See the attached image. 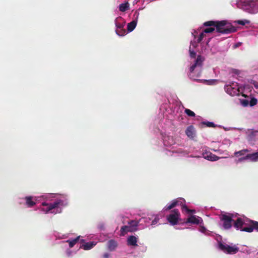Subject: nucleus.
Wrapping results in <instances>:
<instances>
[{"label":"nucleus","instance_id":"obj_1","mask_svg":"<svg viewBox=\"0 0 258 258\" xmlns=\"http://www.w3.org/2000/svg\"><path fill=\"white\" fill-rule=\"evenodd\" d=\"M189 55L190 58H196L194 63L190 66L189 69V76L190 78L199 77L203 71V66L204 61L205 60V57L202 55H197V53L194 50L190 49L189 47ZM194 79H195L194 78Z\"/></svg>","mask_w":258,"mask_h":258},{"label":"nucleus","instance_id":"obj_2","mask_svg":"<svg viewBox=\"0 0 258 258\" xmlns=\"http://www.w3.org/2000/svg\"><path fill=\"white\" fill-rule=\"evenodd\" d=\"M204 26L215 27L216 31L222 34H229L236 32V29L235 27L228 24L226 21H209L203 24Z\"/></svg>","mask_w":258,"mask_h":258},{"label":"nucleus","instance_id":"obj_3","mask_svg":"<svg viewBox=\"0 0 258 258\" xmlns=\"http://www.w3.org/2000/svg\"><path fill=\"white\" fill-rule=\"evenodd\" d=\"M233 215L232 214H223L220 216L221 221H223V226L224 229H228L232 225Z\"/></svg>","mask_w":258,"mask_h":258},{"label":"nucleus","instance_id":"obj_4","mask_svg":"<svg viewBox=\"0 0 258 258\" xmlns=\"http://www.w3.org/2000/svg\"><path fill=\"white\" fill-rule=\"evenodd\" d=\"M218 247L224 252L229 254H236L239 251V248L236 246H230L227 244L221 242L219 243Z\"/></svg>","mask_w":258,"mask_h":258},{"label":"nucleus","instance_id":"obj_5","mask_svg":"<svg viewBox=\"0 0 258 258\" xmlns=\"http://www.w3.org/2000/svg\"><path fill=\"white\" fill-rule=\"evenodd\" d=\"M167 220L169 223L172 226L177 224V210H174L171 211V213L167 216Z\"/></svg>","mask_w":258,"mask_h":258},{"label":"nucleus","instance_id":"obj_6","mask_svg":"<svg viewBox=\"0 0 258 258\" xmlns=\"http://www.w3.org/2000/svg\"><path fill=\"white\" fill-rule=\"evenodd\" d=\"M236 85H235L234 87L231 85H228L225 86L224 89L226 90L227 93L229 94L230 96H236L239 94V88L236 87Z\"/></svg>","mask_w":258,"mask_h":258},{"label":"nucleus","instance_id":"obj_7","mask_svg":"<svg viewBox=\"0 0 258 258\" xmlns=\"http://www.w3.org/2000/svg\"><path fill=\"white\" fill-rule=\"evenodd\" d=\"M254 229L258 232V222L256 221H250V225L245 227L243 230L250 233L253 232Z\"/></svg>","mask_w":258,"mask_h":258},{"label":"nucleus","instance_id":"obj_8","mask_svg":"<svg viewBox=\"0 0 258 258\" xmlns=\"http://www.w3.org/2000/svg\"><path fill=\"white\" fill-rule=\"evenodd\" d=\"M185 202L184 200L181 198H178V204L181 206V211L183 213H193L195 212V210L189 209L187 206L183 205V203Z\"/></svg>","mask_w":258,"mask_h":258},{"label":"nucleus","instance_id":"obj_9","mask_svg":"<svg viewBox=\"0 0 258 258\" xmlns=\"http://www.w3.org/2000/svg\"><path fill=\"white\" fill-rule=\"evenodd\" d=\"M203 222L202 218L199 217H196V216H191L187 218L186 221V223H189L191 224H201Z\"/></svg>","mask_w":258,"mask_h":258},{"label":"nucleus","instance_id":"obj_10","mask_svg":"<svg viewBox=\"0 0 258 258\" xmlns=\"http://www.w3.org/2000/svg\"><path fill=\"white\" fill-rule=\"evenodd\" d=\"M203 157L206 160L215 161L219 159V157L211 152H205L203 153Z\"/></svg>","mask_w":258,"mask_h":258},{"label":"nucleus","instance_id":"obj_11","mask_svg":"<svg viewBox=\"0 0 258 258\" xmlns=\"http://www.w3.org/2000/svg\"><path fill=\"white\" fill-rule=\"evenodd\" d=\"M244 225H246V224L243 222L241 218H237L236 220L234 221L233 223L234 227L241 231H244L243 230V229L244 228L243 227V226Z\"/></svg>","mask_w":258,"mask_h":258},{"label":"nucleus","instance_id":"obj_12","mask_svg":"<svg viewBox=\"0 0 258 258\" xmlns=\"http://www.w3.org/2000/svg\"><path fill=\"white\" fill-rule=\"evenodd\" d=\"M248 6L251 9V13H256L258 12V2L251 0L248 2Z\"/></svg>","mask_w":258,"mask_h":258},{"label":"nucleus","instance_id":"obj_13","mask_svg":"<svg viewBox=\"0 0 258 258\" xmlns=\"http://www.w3.org/2000/svg\"><path fill=\"white\" fill-rule=\"evenodd\" d=\"M185 133L187 135V137L190 139H193L195 135V131L194 127L192 125L187 126Z\"/></svg>","mask_w":258,"mask_h":258},{"label":"nucleus","instance_id":"obj_14","mask_svg":"<svg viewBox=\"0 0 258 258\" xmlns=\"http://www.w3.org/2000/svg\"><path fill=\"white\" fill-rule=\"evenodd\" d=\"M136 231L135 228H132L130 226H123L120 228V235L124 236L127 232Z\"/></svg>","mask_w":258,"mask_h":258},{"label":"nucleus","instance_id":"obj_15","mask_svg":"<svg viewBox=\"0 0 258 258\" xmlns=\"http://www.w3.org/2000/svg\"><path fill=\"white\" fill-rule=\"evenodd\" d=\"M61 203H62L61 201H57L54 203H49V205L47 206L45 211L47 213L51 211L52 209L57 208Z\"/></svg>","mask_w":258,"mask_h":258},{"label":"nucleus","instance_id":"obj_16","mask_svg":"<svg viewBox=\"0 0 258 258\" xmlns=\"http://www.w3.org/2000/svg\"><path fill=\"white\" fill-rule=\"evenodd\" d=\"M61 203H62L61 201H57L54 203H49V205L47 206L45 211L47 213L51 211L52 209L57 208Z\"/></svg>","mask_w":258,"mask_h":258},{"label":"nucleus","instance_id":"obj_17","mask_svg":"<svg viewBox=\"0 0 258 258\" xmlns=\"http://www.w3.org/2000/svg\"><path fill=\"white\" fill-rule=\"evenodd\" d=\"M137 241L138 239L135 236H130L128 237V239H127V244L130 246H137Z\"/></svg>","mask_w":258,"mask_h":258},{"label":"nucleus","instance_id":"obj_18","mask_svg":"<svg viewBox=\"0 0 258 258\" xmlns=\"http://www.w3.org/2000/svg\"><path fill=\"white\" fill-rule=\"evenodd\" d=\"M125 22H124L123 19L122 17H117L115 19V25H116V29L122 28L124 25Z\"/></svg>","mask_w":258,"mask_h":258},{"label":"nucleus","instance_id":"obj_19","mask_svg":"<svg viewBox=\"0 0 258 258\" xmlns=\"http://www.w3.org/2000/svg\"><path fill=\"white\" fill-rule=\"evenodd\" d=\"M245 158L251 162H256L258 160V152L248 154L245 155Z\"/></svg>","mask_w":258,"mask_h":258},{"label":"nucleus","instance_id":"obj_20","mask_svg":"<svg viewBox=\"0 0 258 258\" xmlns=\"http://www.w3.org/2000/svg\"><path fill=\"white\" fill-rule=\"evenodd\" d=\"M117 246V242L115 241V240L111 239L108 241V249L110 250V251H112L114 250V249L116 248Z\"/></svg>","mask_w":258,"mask_h":258},{"label":"nucleus","instance_id":"obj_21","mask_svg":"<svg viewBox=\"0 0 258 258\" xmlns=\"http://www.w3.org/2000/svg\"><path fill=\"white\" fill-rule=\"evenodd\" d=\"M25 200L26 201V205L29 208L33 207L36 204V203L35 202V201L32 200V197L31 196L26 197L25 198Z\"/></svg>","mask_w":258,"mask_h":258},{"label":"nucleus","instance_id":"obj_22","mask_svg":"<svg viewBox=\"0 0 258 258\" xmlns=\"http://www.w3.org/2000/svg\"><path fill=\"white\" fill-rule=\"evenodd\" d=\"M130 9V4L128 2L122 3L119 5V10L121 12H124Z\"/></svg>","mask_w":258,"mask_h":258},{"label":"nucleus","instance_id":"obj_23","mask_svg":"<svg viewBox=\"0 0 258 258\" xmlns=\"http://www.w3.org/2000/svg\"><path fill=\"white\" fill-rule=\"evenodd\" d=\"M136 25L137 22L135 20L132 21L127 25V30H128L129 32H132L135 29Z\"/></svg>","mask_w":258,"mask_h":258},{"label":"nucleus","instance_id":"obj_24","mask_svg":"<svg viewBox=\"0 0 258 258\" xmlns=\"http://www.w3.org/2000/svg\"><path fill=\"white\" fill-rule=\"evenodd\" d=\"M95 245V244H94L93 242H89L83 244L80 247L86 250H90Z\"/></svg>","mask_w":258,"mask_h":258},{"label":"nucleus","instance_id":"obj_25","mask_svg":"<svg viewBox=\"0 0 258 258\" xmlns=\"http://www.w3.org/2000/svg\"><path fill=\"white\" fill-rule=\"evenodd\" d=\"M258 130H254L253 129H249L247 131L248 136L251 139H253L256 136Z\"/></svg>","mask_w":258,"mask_h":258},{"label":"nucleus","instance_id":"obj_26","mask_svg":"<svg viewBox=\"0 0 258 258\" xmlns=\"http://www.w3.org/2000/svg\"><path fill=\"white\" fill-rule=\"evenodd\" d=\"M177 205V200H174L172 203L169 205H167L164 208V210L168 211L171 210Z\"/></svg>","mask_w":258,"mask_h":258},{"label":"nucleus","instance_id":"obj_27","mask_svg":"<svg viewBox=\"0 0 258 258\" xmlns=\"http://www.w3.org/2000/svg\"><path fill=\"white\" fill-rule=\"evenodd\" d=\"M249 152V150L247 149H242L241 150H240L239 151L235 152L234 153V155L236 156V157L241 156H244L247 153Z\"/></svg>","mask_w":258,"mask_h":258},{"label":"nucleus","instance_id":"obj_28","mask_svg":"<svg viewBox=\"0 0 258 258\" xmlns=\"http://www.w3.org/2000/svg\"><path fill=\"white\" fill-rule=\"evenodd\" d=\"M129 226L132 227V228L135 229V231L138 230V226L139 225V222L135 220L130 221L128 222Z\"/></svg>","mask_w":258,"mask_h":258},{"label":"nucleus","instance_id":"obj_29","mask_svg":"<svg viewBox=\"0 0 258 258\" xmlns=\"http://www.w3.org/2000/svg\"><path fill=\"white\" fill-rule=\"evenodd\" d=\"M79 237H77L75 239H73L72 240L69 239L66 241H67V242L69 243V247L72 248L74 246V245L76 244V243H77V242L79 240Z\"/></svg>","mask_w":258,"mask_h":258},{"label":"nucleus","instance_id":"obj_30","mask_svg":"<svg viewBox=\"0 0 258 258\" xmlns=\"http://www.w3.org/2000/svg\"><path fill=\"white\" fill-rule=\"evenodd\" d=\"M116 33L117 34V35L122 36L125 35L126 30L124 29H123V28L116 29Z\"/></svg>","mask_w":258,"mask_h":258},{"label":"nucleus","instance_id":"obj_31","mask_svg":"<svg viewBox=\"0 0 258 258\" xmlns=\"http://www.w3.org/2000/svg\"><path fill=\"white\" fill-rule=\"evenodd\" d=\"M167 140L165 139V142H166V141L168 142V146H171L172 145L175 144V141L173 139L172 137H168V138H167Z\"/></svg>","mask_w":258,"mask_h":258},{"label":"nucleus","instance_id":"obj_32","mask_svg":"<svg viewBox=\"0 0 258 258\" xmlns=\"http://www.w3.org/2000/svg\"><path fill=\"white\" fill-rule=\"evenodd\" d=\"M235 23L240 25H244L245 24H248L250 22L248 20H237L235 21Z\"/></svg>","mask_w":258,"mask_h":258},{"label":"nucleus","instance_id":"obj_33","mask_svg":"<svg viewBox=\"0 0 258 258\" xmlns=\"http://www.w3.org/2000/svg\"><path fill=\"white\" fill-rule=\"evenodd\" d=\"M257 103V100L256 98L253 97L251 98L250 99V101H249V105L251 106H254V105H256Z\"/></svg>","mask_w":258,"mask_h":258},{"label":"nucleus","instance_id":"obj_34","mask_svg":"<svg viewBox=\"0 0 258 258\" xmlns=\"http://www.w3.org/2000/svg\"><path fill=\"white\" fill-rule=\"evenodd\" d=\"M215 30H216L215 27H209V28H206L205 29H204L202 32L205 34L208 33H212Z\"/></svg>","mask_w":258,"mask_h":258},{"label":"nucleus","instance_id":"obj_35","mask_svg":"<svg viewBox=\"0 0 258 258\" xmlns=\"http://www.w3.org/2000/svg\"><path fill=\"white\" fill-rule=\"evenodd\" d=\"M184 112H185V113H186V114H187V115H188L189 116H195V114L194 112V111L191 110L189 109H185Z\"/></svg>","mask_w":258,"mask_h":258},{"label":"nucleus","instance_id":"obj_36","mask_svg":"<svg viewBox=\"0 0 258 258\" xmlns=\"http://www.w3.org/2000/svg\"><path fill=\"white\" fill-rule=\"evenodd\" d=\"M202 124H205L207 127H215V124L212 122L203 121Z\"/></svg>","mask_w":258,"mask_h":258},{"label":"nucleus","instance_id":"obj_37","mask_svg":"<svg viewBox=\"0 0 258 258\" xmlns=\"http://www.w3.org/2000/svg\"><path fill=\"white\" fill-rule=\"evenodd\" d=\"M205 36V34L204 32L200 33L199 38L197 39V43H200L202 41L203 38Z\"/></svg>","mask_w":258,"mask_h":258},{"label":"nucleus","instance_id":"obj_38","mask_svg":"<svg viewBox=\"0 0 258 258\" xmlns=\"http://www.w3.org/2000/svg\"><path fill=\"white\" fill-rule=\"evenodd\" d=\"M241 103L242 105L244 106H247L249 104V101L247 100L244 99L242 100Z\"/></svg>","mask_w":258,"mask_h":258},{"label":"nucleus","instance_id":"obj_39","mask_svg":"<svg viewBox=\"0 0 258 258\" xmlns=\"http://www.w3.org/2000/svg\"><path fill=\"white\" fill-rule=\"evenodd\" d=\"M245 160H247V158H245V156L243 157L239 158L238 160H237V163H241Z\"/></svg>","mask_w":258,"mask_h":258},{"label":"nucleus","instance_id":"obj_40","mask_svg":"<svg viewBox=\"0 0 258 258\" xmlns=\"http://www.w3.org/2000/svg\"><path fill=\"white\" fill-rule=\"evenodd\" d=\"M200 231L203 233L205 232L206 231L205 227L203 226H200Z\"/></svg>","mask_w":258,"mask_h":258},{"label":"nucleus","instance_id":"obj_41","mask_svg":"<svg viewBox=\"0 0 258 258\" xmlns=\"http://www.w3.org/2000/svg\"><path fill=\"white\" fill-rule=\"evenodd\" d=\"M109 257V254L108 253H105L104 254H103V257L104 258H108Z\"/></svg>","mask_w":258,"mask_h":258},{"label":"nucleus","instance_id":"obj_42","mask_svg":"<svg viewBox=\"0 0 258 258\" xmlns=\"http://www.w3.org/2000/svg\"><path fill=\"white\" fill-rule=\"evenodd\" d=\"M49 205V203H45V202L42 203V206H48V205Z\"/></svg>","mask_w":258,"mask_h":258},{"label":"nucleus","instance_id":"obj_43","mask_svg":"<svg viewBox=\"0 0 258 258\" xmlns=\"http://www.w3.org/2000/svg\"><path fill=\"white\" fill-rule=\"evenodd\" d=\"M205 81L208 82L209 83H208V84L211 85L212 84L211 83L213 81H214V80H210V81L205 80Z\"/></svg>","mask_w":258,"mask_h":258},{"label":"nucleus","instance_id":"obj_44","mask_svg":"<svg viewBox=\"0 0 258 258\" xmlns=\"http://www.w3.org/2000/svg\"><path fill=\"white\" fill-rule=\"evenodd\" d=\"M254 88L256 89H258V83H255L254 84Z\"/></svg>","mask_w":258,"mask_h":258},{"label":"nucleus","instance_id":"obj_45","mask_svg":"<svg viewBox=\"0 0 258 258\" xmlns=\"http://www.w3.org/2000/svg\"><path fill=\"white\" fill-rule=\"evenodd\" d=\"M178 223L180 222H181V220L179 218L178 219Z\"/></svg>","mask_w":258,"mask_h":258}]
</instances>
